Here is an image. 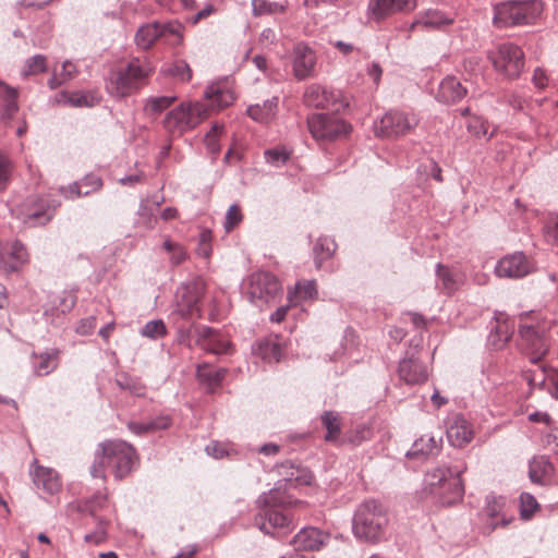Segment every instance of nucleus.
Here are the masks:
<instances>
[{"instance_id":"nucleus-3","label":"nucleus","mask_w":558,"mask_h":558,"mask_svg":"<svg viewBox=\"0 0 558 558\" xmlns=\"http://www.w3.org/2000/svg\"><path fill=\"white\" fill-rule=\"evenodd\" d=\"M466 471L463 460L451 465H441L427 474L430 494L442 506H451L462 500L464 485L461 475Z\"/></svg>"},{"instance_id":"nucleus-24","label":"nucleus","mask_w":558,"mask_h":558,"mask_svg":"<svg viewBox=\"0 0 558 558\" xmlns=\"http://www.w3.org/2000/svg\"><path fill=\"white\" fill-rule=\"evenodd\" d=\"M447 438L453 447L466 446L473 439L471 423L462 415H456L447 428Z\"/></svg>"},{"instance_id":"nucleus-6","label":"nucleus","mask_w":558,"mask_h":558,"mask_svg":"<svg viewBox=\"0 0 558 558\" xmlns=\"http://www.w3.org/2000/svg\"><path fill=\"white\" fill-rule=\"evenodd\" d=\"M260 511L254 518V525L265 534L274 535L276 529H289L292 521L280 507L284 497L279 489H270L257 499Z\"/></svg>"},{"instance_id":"nucleus-62","label":"nucleus","mask_w":558,"mask_h":558,"mask_svg":"<svg viewBox=\"0 0 558 558\" xmlns=\"http://www.w3.org/2000/svg\"><path fill=\"white\" fill-rule=\"evenodd\" d=\"M296 292L300 298L307 300L313 299L317 295V288L314 280L305 281L303 283H296L295 286Z\"/></svg>"},{"instance_id":"nucleus-10","label":"nucleus","mask_w":558,"mask_h":558,"mask_svg":"<svg viewBox=\"0 0 558 558\" xmlns=\"http://www.w3.org/2000/svg\"><path fill=\"white\" fill-rule=\"evenodd\" d=\"M488 58L495 70L510 80L519 77L524 68V52L511 43L499 45L488 54Z\"/></svg>"},{"instance_id":"nucleus-32","label":"nucleus","mask_w":558,"mask_h":558,"mask_svg":"<svg viewBox=\"0 0 558 558\" xmlns=\"http://www.w3.org/2000/svg\"><path fill=\"white\" fill-rule=\"evenodd\" d=\"M436 277L441 284V290L448 295L454 293L463 284V275L441 263L436 266Z\"/></svg>"},{"instance_id":"nucleus-60","label":"nucleus","mask_w":558,"mask_h":558,"mask_svg":"<svg viewBox=\"0 0 558 558\" xmlns=\"http://www.w3.org/2000/svg\"><path fill=\"white\" fill-rule=\"evenodd\" d=\"M199 325H192L191 327L183 329L180 328L178 330V340L180 343L186 345L189 349H192L195 345V328Z\"/></svg>"},{"instance_id":"nucleus-37","label":"nucleus","mask_w":558,"mask_h":558,"mask_svg":"<svg viewBox=\"0 0 558 558\" xmlns=\"http://www.w3.org/2000/svg\"><path fill=\"white\" fill-rule=\"evenodd\" d=\"M160 38H163L171 46H181L183 44L184 26L178 20L166 22L159 21Z\"/></svg>"},{"instance_id":"nucleus-55","label":"nucleus","mask_w":558,"mask_h":558,"mask_svg":"<svg viewBox=\"0 0 558 558\" xmlns=\"http://www.w3.org/2000/svg\"><path fill=\"white\" fill-rule=\"evenodd\" d=\"M82 190H84V196L99 191L102 187V180L99 175L89 173L86 174L81 181Z\"/></svg>"},{"instance_id":"nucleus-54","label":"nucleus","mask_w":558,"mask_h":558,"mask_svg":"<svg viewBox=\"0 0 558 558\" xmlns=\"http://www.w3.org/2000/svg\"><path fill=\"white\" fill-rule=\"evenodd\" d=\"M242 219H243V215H242V211H241V208L239 207V205H236V204L231 205L228 208L226 217H225V223H223L225 230L227 232L232 231L242 221Z\"/></svg>"},{"instance_id":"nucleus-19","label":"nucleus","mask_w":558,"mask_h":558,"mask_svg":"<svg viewBox=\"0 0 558 558\" xmlns=\"http://www.w3.org/2000/svg\"><path fill=\"white\" fill-rule=\"evenodd\" d=\"M195 345L217 355L227 354L231 349V342L219 330L205 325L195 328Z\"/></svg>"},{"instance_id":"nucleus-52","label":"nucleus","mask_w":558,"mask_h":558,"mask_svg":"<svg viewBox=\"0 0 558 558\" xmlns=\"http://www.w3.org/2000/svg\"><path fill=\"white\" fill-rule=\"evenodd\" d=\"M61 96L64 99V104H69L72 107H92L94 105L93 97L83 92L62 93Z\"/></svg>"},{"instance_id":"nucleus-1","label":"nucleus","mask_w":558,"mask_h":558,"mask_svg":"<svg viewBox=\"0 0 558 558\" xmlns=\"http://www.w3.org/2000/svg\"><path fill=\"white\" fill-rule=\"evenodd\" d=\"M154 66L147 58H132L124 65L113 68L105 78V88L114 99L136 94L147 84Z\"/></svg>"},{"instance_id":"nucleus-35","label":"nucleus","mask_w":558,"mask_h":558,"mask_svg":"<svg viewBox=\"0 0 558 558\" xmlns=\"http://www.w3.org/2000/svg\"><path fill=\"white\" fill-rule=\"evenodd\" d=\"M160 39L159 21L143 24L135 33V44L141 49L147 50Z\"/></svg>"},{"instance_id":"nucleus-8","label":"nucleus","mask_w":558,"mask_h":558,"mask_svg":"<svg viewBox=\"0 0 558 558\" xmlns=\"http://www.w3.org/2000/svg\"><path fill=\"white\" fill-rule=\"evenodd\" d=\"M206 283L202 277H194L182 282L175 292L174 313L184 319L192 317L201 318L202 310L199 303L205 294Z\"/></svg>"},{"instance_id":"nucleus-56","label":"nucleus","mask_w":558,"mask_h":558,"mask_svg":"<svg viewBox=\"0 0 558 558\" xmlns=\"http://www.w3.org/2000/svg\"><path fill=\"white\" fill-rule=\"evenodd\" d=\"M108 495L106 489L98 490L89 499L86 500V509L90 512L92 515L102 509L107 505Z\"/></svg>"},{"instance_id":"nucleus-50","label":"nucleus","mask_w":558,"mask_h":558,"mask_svg":"<svg viewBox=\"0 0 558 558\" xmlns=\"http://www.w3.org/2000/svg\"><path fill=\"white\" fill-rule=\"evenodd\" d=\"M264 156L269 165L274 167H281L289 160L290 151L284 147H276L265 150Z\"/></svg>"},{"instance_id":"nucleus-9","label":"nucleus","mask_w":558,"mask_h":558,"mask_svg":"<svg viewBox=\"0 0 558 558\" xmlns=\"http://www.w3.org/2000/svg\"><path fill=\"white\" fill-rule=\"evenodd\" d=\"M282 288L275 275L268 271H257L248 276L245 294L250 302L262 308L275 302Z\"/></svg>"},{"instance_id":"nucleus-27","label":"nucleus","mask_w":558,"mask_h":558,"mask_svg":"<svg viewBox=\"0 0 558 558\" xmlns=\"http://www.w3.org/2000/svg\"><path fill=\"white\" fill-rule=\"evenodd\" d=\"M506 504H507V500L502 496H496L494 494H490L486 497L484 512L492 520H495L498 517H501L500 521H492V523H490L492 531L496 530L499 526H507L512 522L513 517L512 515L507 517L504 513Z\"/></svg>"},{"instance_id":"nucleus-47","label":"nucleus","mask_w":558,"mask_h":558,"mask_svg":"<svg viewBox=\"0 0 558 558\" xmlns=\"http://www.w3.org/2000/svg\"><path fill=\"white\" fill-rule=\"evenodd\" d=\"M549 369L545 365H538L535 369H526L523 372V377L530 387L543 388L546 380H548Z\"/></svg>"},{"instance_id":"nucleus-58","label":"nucleus","mask_w":558,"mask_h":558,"mask_svg":"<svg viewBox=\"0 0 558 558\" xmlns=\"http://www.w3.org/2000/svg\"><path fill=\"white\" fill-rule=\"evenodd\" d=\"M107 538V522L100 520L96 530L85 535L84 539L86 543H93L99 545Z\"/></svg>"},{"instance_id":"nucleus-14","label":"nucleus","mask_w":558,"mask_h":558,"mask_svg":"<svg viewBox=\"0 0 558 558\" xmlns=\"http://www.w3.org/2000/svg\"><path fill=\"white\" fill-rule=\"evenodd\" d=\"M418 124V118L413 112L390 110L376 125V133L386 137H398L408 134Z\"/></svg>"},{"instance_id":"nucleus-64","label":"nucleus","mask_w":558,"mask_h":558,"mask_svg":"<svg viewBox=\"0 0 558 558\" xmlns=\"http://www.w3.org/2000/svg\"><path fill=\"white\" fill-rule=\"evenodd\" d=\"M151 433L157 430L167 429L171 426L172 420L169 415H159L148 421Z\"/></svg>"},{"instance_id":"nucleus-61","label":"nucleus","mask_w":558,"mask_h":558,"mask_svg":"<svg viewBox=\"0 0 558 558\" xmlns=\"http://www.w3.org/2000/svg\"><path fill=\"white\" fill-rule=\"evenodd\" d=\"M58 191L63 197L69 199H74L84 196L82 183H80L78 181L69 184L68 186H60Z\"/></svg>"},{"instance_id":"nucleus-18","label":"nucleus","mask_w":558,"mask_h":558,"mask_svg":"<svg viewBox=\"0 0 558 558\" xmlns=\"http://www.w3.org/2000/svg\"><path fill=\"white\" fill-rule=\"evenodd\" d=\"M416 5V0H371L367 5V17L380 23L393 14L411 12Z\"/></svg>"},{"instance_id":"nucleus-17","label":"nucleus","mask_w":558,"mask_h":558,"mask_svg":"<svg viewBox=\"0 0 558 558\" xmlns=\"http://www.w3.org/2000/svg\"><path fill=\"white\" fill-rule=\"evenodd\" d=\"M317 57L313 48L300 41L292 50V72L298 81H305L316 76Z\"/></svg>"},{"instance_id":"nucleus-2","label":"nucleus","mask_w":558,"mask_h":558,"mask_svg":"<svg viewBox=\"0 0 558 558\" xmlns=\"http://www.w3.org/2000/svg\"><path fill=\"white\" fill-rule=\"evenodd\" d=\"M136 460L134 447L124 440H105L97 447L94 463L90 466L93 477L106 478V470L113 472L117 480L131 473Z\"/></svg>"},{"instance_id":"nucleus-4","label":"nucleus","mask_w":558,"mask_h":558,"mask_svg":"<svg viewBox=\"0 0 558 558\" xmlns=\"http://www.w3.org/2000/svg\"><path fill=\"white\" fill-rule=\"evenodd\" d=\"M388 522V514L383 505L375 499H369L356 508L352 531L357 539L377 544L385 539Z\"/></svg>"},{"instance_id":"nucleus-31","label":"nucleus","mask_w":558,"mask_h":558,"mask_svg":"<svg viewBox=\"0 0 558 558\" xmlns=\"http://www.w3.org/2000/svg\"><path fill=\"white\" fill-rule=\"evenodd\" d=\"M226 375V368H213L207 363L198 364L196 367L197 380L210 392L220 387Z\"/></svg>"},{"instance_id":"nucleus-43","label":"nucleus","mask_w":558,"mask_h":558,"mask_svg":"<svg viewBox=\"0 0 558 558\" xmlns=\"http://www.w3.org/2000/svg\"><path fill=\"white\" fill-rule=\"evenodd\" d=\"M160 72L181 82H189L192 77V70L190 65L186 61L181 59L175 60L172 63L165 64Z\"/></svg>"},{"instance_id":"nucleus-59","label":"nucleus","mask_w":558,"mask_h":558,"mask_svg":"<svg viewBox=\"0 0 558 558\" xmlns=\"http://www.w3.org/2000/svg\"><path fill=\"white\" fill-rule=\"evenodd\" d=\"M544 236L548 243H558V216L550 217L544 226Z\"/></svg>"},{"instance_id":"nucleus-36","label":"nucleus","mask_w":558,"mask_h":558,"mask_svg":"<svg viewBox=\"0 0 558 558\" xmlns=\"http://www.w3.org/2000/svg\"><path fill=\"white\" fill-rule=\"evenodd\" d=\"M278 107V97H272L263 102V105H251L247 108V114L255 121L267 123L275 114Z\"/></svg>"},{"instance_id":"nucleus-44","label":"nucleus","mask_w":558,"mask_h":558,"mask_svg":"<svg viewBox=\"0 0 558 558\" xmlns=\"http://www.w3.org/2000/svg\"><path fill=\"white\" fill-rule=\"evenodd\" d=\"M162 248L170 255V263L174 266L182 264L189 257L185 247L178 242H173L169 238L165 239Z\"/></svg>"},{"instance_id":"nucleus-30","label":"nucleus","mask_w":558,"mask_h":558,"mask_svg":"<svg viewBox=\"0 0 558 558\" xmlns=\"http://www.w3.org/2000/svg\"><path fill=\"white\" fill-rule=\"evenodd\" d=\"M253 354L268 363L280 361L283 350L281 344L272 338H263L255 341L252 347Z\"/></svg>"},{"instance_id":"nucleus-29","label":"nucleus","mask_w":558,"mask_h":558,"mask_svg":"<svg viewBox=\"0 0 558 558\" xmlns=\"http://www.w3.org/2000/svg\"><path fill=\"white\" fill-rule=\"evenodd\" d=\"M466 95V88L454 76L445 77L438 87L436 99L444 104L461 100Z\"/></svg>"},{"instance_id":"nucleus-33","label":"nucleus","mask_w":558,"mask_h":558,"mask_svg":"<svg viewBox=\"0 0 558 558\" xmlns=\"http://www.w3.org/2000/svg\"><path fill=\"white\" fill-rule=\"evenodd\" d=\"M205 97L213 110H221L234 101L233 93L219 84L209 85L205 90Z\"/></svg>"},{"instance_id":"nucleus-13","label":"nucleus","mask_w":558,"mask_h":558,"mask_svg":"<svg viewBox=\"0 0 558 558\" xmlns=\"http://www.w3.org/2000/svg\"><path fill=\"white\" fill-rule=\"evenodd\" d=\"M60 204L47 197L32 196L19 207V217L29 226H44L49 222Z\"/></svg>"},{"instance_id":"nucleus-23","label":"nucleus","mask_w":558,"mask_h":558,"mask_svg":"<svg viewBox=\"0 0 558 558\" xmlns=\"http://www.w3.org/2000/svg\"><path fill=\"white\" fill-rule=\"evenodd\" d=\"M398 374L407 385H418L427 379L426 366L415 356L404 357L398 367Z\"/></svg>"},{"instance_id":"nucleus-5","label":"nucleus","mask_w":558,"mask_h":558,"mask_svg":"<svg viewBox=\"0 0 558 558\" xmlns=\"http://www.w3.org/2000/svg\"><path fill=\"white\" fill-rule=\"evenodd\" d=\"M543 11L539 0H507L495 4L493 22L496 27L533 24Z\"/></svg>"},{"instance_id":"nucleus-53","label":"nucleus","mask_w":558,"mask_h":558,"mask_svg":"<svg viewBox=\"0 0 558 558\" xmlns=\"http://www.w3.org/2000/svg\"><path fill=\"white\" fill-rule=\"evenodd\" d=\"M12 170L13 163L11 159L0 150V192L7 189Z\"/></svg>"},{"instance_id":"nucleus-48","label":"nucleus","mask_w":558,"mask_h":558,"mask_svg":"<svg viewBox=\"0 0 558 558\" xmlns=\"http://www.w3.org/2000/svg\"><path fill=\"white\" fill-rule=\"evenodd\" d=\"M75 304L76 296L71 292L64 291L53 299L51 310L60 314H66L73 310Z\"/></svg>"},{"instance_id":"nucleus-21","label":"nucleus","mask_w":558,"mask_h":558,"mask_svg":"<svg viewBox=\"0 0 558 558\" xmlns=\"http://www.w3.org/2000/svg\"><path fill=\"white\" fill-rule=\"evenodd\" d=\"M329 539V534L318 527L307 526L299 531L291 543L295 551L319 550Z\"/></svg>"},{"instance_id":"nucleus-25","label":"nucleus","mask_w":558,"mask_h":558,"mask_svg":"<svg viewBox=\"0 0 558 558\" xmlns=\"http://www.w3.org/2000/svg\"><path fill=\"white\" fill-rule=\"evenodd\" d=\"M514 331V325L504 314L495 318L494 326L488 336V343L495 350L502 349L510 340Z\"/></svg>"},{"instance_id":"nucleus-57","label":"nucleus","mask_w":558,"mask_h":558,"mask_svg":"<svg viewBox=\"0 0 558 558\" xmlns=\"http://www.w3.org/2000/svg\"><path fill=\"white\" fill-rule=\"evenodd\" d=\"M221 126L215 124L213 128L206 133L205 144L207 150L213 155L217 156L220 153V146L218 143V134L221 132Z\"/></svg>"},{"instance_id":"nucleus-34","label":"nucleus","mask_w":558,"mask_h":558,"mask_svg":"<svg viewBox=\"0 0 558 558\" xmlns=\"http://www.w3.org/2000/svg\"><path fill=\"white\" fill-rule=\"evenodd\" d=\"M440 446L441 438L437 439L435 436L424 435L413 442L412 448L407 453V457L416 458L435 454L439 451Z\"/></svg>"},{"instance_id":"nucleus-12","label":"nucleus","mask_w":558,"mask_h":558,"mask_svg":"<svg viewBox=\"0 0 558 558\" xmlns=\"http://www.w3.org/2000/svg\"><path fill=\"white\" fill-rule=\"evenodd\" d=\"M312 136L333 141L350 133L351 126L343 119L328 113H313L307 118Z\"/></svg>"},{"instance_id":"nucleus-39","label":"nucleus","mask_w":558,"mask_h":558,"mask_svg":"<svg viewBox=\"0 0 558 558\" xmlns=\"http://www.w3.org/2000/svg\"><path fill=\"white\" fill-rule=\"evenodd\" d=\"M19 92L16 88L0 81V99L2 100L3 118H12L19 110Z\"/></svg>"},{"instance_id":"nucleus-45","label":"nucleus","mask_w":558,"mask_h":558,"mask_svg":"<svg viewBox=\"0 0 558 558\" xmlns=\"http://www.w3.org/2000/svg\"><path fill=\"white\" fill-rule=\"evenodd\" d=\"M47 71V59L43 54H35L25 61V65L21 71L22 78L37 75Z\"/></svg>"},{"instance_id":"nucleus-42","label":"nucleus","mask_w":558,"mask_h":558,"mask_svg":"<svg viewBox=\"0 0 558 558\" xmlns=\"http://www.w3.org/2000/svg\"><path fill=\"white\" fill-rule=\"evenodd\" d=\"M551 471V463L544 457L534 458L529 464V477L535 484H543Z\"/></svg>"},{"instance_id":"nucleus-40","label":"nucleus","mask_w":558,"mask_h":558,"mask_svg":"<svg viewBox=\"0 0 558 558\" xmlns=\"http://www.w3.org/2000/svg\"><path fill=\"white\" fill-rule=\"evenodd\" d=\"M337 250L335 240L328 236H320L313 247L314 262L317 268L323 266V263L332 257Z\"/></svg>"},{"instance_id":"nucleus-11","label":"nucleus","mask_w":558,"mask_h":558,"mask_svg":"<svg viewBox=\"0 0 558 558\" xmlns=\"http://www.w3.org/2000/svg\"><path fill=\"white\" fill-rule=\"evenodd\" d=\"M303 102L306 107L326 109L333 113H338L348 107V102L340 90L317 83H313L305 88Z\"/></svg>"},{"instance_id":"nucleus-51","label":"nucleus","mask_w":558,"mask_h":558,"mask_svg":"<svg viewBox=\"0 0 558 558\" xmlns=\"http://www.w3.org/2000/svg\"><path fill=\"white\" fill-rule=\"evenodd\" d=\"M167 333V328L161 319L149 320L143 327L141 335L149 339H159Z\"/></svg>"},{"instance_id":"nucleus-16","label":"nucleus","mask_w":558,"mask_h":558,"mask_svg":"<svg viewBox=\"0 0 558 558\" xmlns=\"http://www.w3.org/2000/svg\"><path fill=\"white\" fill-rule=\"evenodd\" d=\"M520 347L532 364L538 365L548 352V343L544 333L534 326H520Z\"/></svg>"},{"instance_id":"nucleus-15","label":"nucleus","mask_w":558,"mask_h":558,"mask_svg":"<svg viewBox=\"0 0 558 558\" xmlns=\"http://www.w3.org/2000/svg\"><path fill=\"white\" fill-rule=\"evenodd\" d=\"M29 260L26 246L19 240L0 243V271L4 275L19 272Z\"/></svg>"},{"instance_id":"nucleus-28","label":"nucleus","mask_w":558,"mask_h":558,"mask_svg":"<svg viewBox=\"0 0 558 558\" xmlns=\"http://www.w3.org/2000/svg\"><path fill=\"white\" fill-rule=\"evenodd\" d=\"M60 350L56 348L48 349L41 353H32V366L37 376H47L59 365Z\"/></svg>"},{"instance_id":"nucleus-7","label":"nucleus","mask_w":558,"mask_h":558,"mask_svg":"<svg viewBox=\"0 0 558 558\" xmlns=\"http://www.w3.org/2000/svg\"><path fill=\"white\" fill-rule=\"evenodd\" d=\"M209 114V109L202 102H183L167 113L163 128L172 136H181L195 129Z\"/></svg>"},{"instance_id":"nucleus-38","label":"nucleus","mask_w":558,"mask_h":558,"mask_svg":"<svg viewBox=\"0 0 558 558\" xmlns=\"http://www.w3.org/2000/svg\"><path fill=\"white\" fill-rule=\"evenodd\" d=\"M320 422L327 434L324 439L327 442L336 444L341 434V417L335 411H324L320 415Z\"/></svg>"},{"instance_id":"nucleus-46","label":"nucleus","mask_w":558,"mask_h":558,"mask_svg":"<svg viewBox=\"0 0 558 558\" xmlns=\"http://www.w3.org/2000/svg\"><path fill=\"white\" fill-rule=\"evenodd\" d=\"M175 100V96L150 97L146 100L144 110L149 116H156L168 109Z\"/></svg>"},{"instance_id":"nucleus-49","label":"nucleus","mask_w":558,"mask_h":558,"mask_svg":"<svg viewBox=\"0 0 558 558\" xmlns=\"http://www.w3.org/2000/svg\"><path fill=\"white\" fill-rule=\"evenodd\" d=\"M539 505L535 497L530 493H522L520 496V515L524 520L533 517Z\"/></svg>"},{"instance_id":"nucleus-41","label":"nucleus","mask_w":558,"mask_h":558,"mask_svg":"<svg viewBox=\"0 0 558 558\" xmlns=\"http://www.w3.org/2000/svg\"><path fill=\"white\" fill-rule=\"evenodd\" d=\"M287 9L288 1L276 2L270 0H252V14L255 17L282 14Z\"/></svg>"},{"instance_id":"nucleus-20","label":"nucleus","mask_w":558,"mask_h":558,"mask_svg":"<svg viewBox=\"0 0 558 558\" xmlns=\"http://www.w3.org/2000/svg\"><path fill=\"white\" fill-rule=\"evenodd\" d=\"M533 269L531 260L522 252L502 257L495 266V274L500 278L518 279L529 275Z\"/></svg>"},{"instance_id":"nucleus-63","label":"nucleus","mask_w":558,"mask_h":558,"mask_svg":"<svg viewBox=\"0 0 558 558\" xmlns=\"http://www.w3.org/2000/svg\"><path fill=\"white\" fill-rule=\"evenodd\" d=\"M96 323L95 316L83 318L78 322L75 331L82 336L90 335L96 328Z\"/></svg>"},{"instance_id":"nucleus-22","label":"nucleus","mask_w":558,"mask_h":558,"mask_svg":"<svg viewBox=\"0 0 558 558\" xmlns=\"http://www.w3.org/2000/svg\"><path fill=\"white\" fill-rule=\"evenodd\" d=\"M453 23L454 16L452 14L439 9H427L417 14L416 19L410 26V31H414L416 27L440 31Z\"/></svg>"},{"instance_id":"nucleus-26","label":"nucleus","mask_w":558,"mask_h":558,"mask_svg":"<svg viewBox=\"0 0 558 558\" xmlns=\"http://www.w3.org/2000/svg\"><path fill=\"white\" fill-rule=\"evenodd\" d=\"M33 482L38 490L50 496L57 494L61 488L58 473L50 468L36 466L33 472Z\"/></svg>"}]
</instances>
